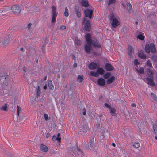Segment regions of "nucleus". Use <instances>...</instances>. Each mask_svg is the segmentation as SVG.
<instances>
[{"mask_svg": "<svg viewBox=\"0 0 157 157\" xmlns=\"http://www.w3.org/2000/svg\"><path fill=\"white\" fill-rule=\"evenodd\" d=\"M85 39L87 42L84 46V50L87 53H90V51L92 49L91 45L94 47H101L100 45L98 42L91 39V35L90 33H88L86 34L85 35Z\"/></svg>", "mask_w": 157, "mask_h": 157, "instance_id": "nucleus-1", "label": "nucleus"}, {"mask_svg": "<svg viewBox=\"0 0 157 157\" xmlns=\"http://www.w3.org/2000/svg\"><path fill=\"white\" fill-rule=\"evenodd\" d=\"M145 52L149 53L151 52L153 53L156 52V49L154 44L152 43H151L150 44H147L145 47Z\"/></svg>", "mask_w": 157, "mask_h": 157, "instance_id": "nucleus-2", "label": "nucleus"}, {"mask_svg": "<svg viewBox=\"0 0 157 157\" xmlns=\"http://www.w3.org/2000/svg\"><path fill=\"white\" fill-rule=\"evenodd\" d=\"M83 24H84V29L87 31H90L91 29V25L90 23L89 20H87L85 23L86 18L84 17L82 19Z\"/></svg>", "mask_w": 157, "mask_h": 157, "instance_id": "nucleus-3", "label": "nucleus"}, {"mask_svg": "<svg viewBox=\"0 0 157 157\" xmlns=\"http://www.w3.org/2000/svg\"><path fill=\"white\" fill-rule=\"evenodd\" d=\"M84 13L85 17H88L89 19H91L93 16V10H92L86 9L84 11Z\"/></svg>", "mask_w": 157, "mask_h": 157, "instance_id": "nucleus-4", "label": "nucleus"}, {"mask_svg": "<svg viewBox=\"0 0 157 157\" xmlns=\"http://www.w3.org/2000/svg\"><path fill=\"white\" fill-rule=\"evenodd\" d=\"M11 9L14 13L17 14L19 13L21 10L20 7L16 5H13L11 7Z\"/></svg>", "mask_w": 157, "mask_h": 157, "instance_id": "nucleus-5", "label": "nucleus"}, {"mask_svg": "<svg viewBox=\"0 0 157 157\" xmlns=\"http://www.w3.org/2000/svg\"><path fill=\"white\" fill-rule=\"evenodd\" d=\"M56 8L54 6H52V23H54L56 21L57 14L56 13Z\"/></svg>", "mask_w": 157, "mask_h": 157, "instance_id": "nucleus-6", "label": "nucleus"}, {"mask_svg": "<svg viewBox=\"0 0 157 157\" xmlns=\"http://www.w3.org/2000/svg\"><path fill=\"white\" fill-rule=\"evenodd\" d=\"M146 82L147 83L152 86H154L155 85V83L153 80L151 78L147 77L146 78Z\"/></svg>", "mask_w": 157, "mask_h": 157, "instance_id": "nucleus-7", "label": "nucleus"}, {"mask_svg": "<svg viewBox=\"0 0 157 157\" xmlns=\"http://www.w3.org/2000/svg\"><path fill=\"white\" fill-rule=\"evenodd\" d=\"M98 66L97 65V64L96 63L94 62H92L90 63L88 65L89 68L90 70H94L96 68H97V67Z\"/></svg>", "mask_w": 157, "mask_h": 157, "instance_id": "nucleus-8", "label": "nucleus"}, {"mask_svg": "<svg viewBox=\"0 0 157 157\" xmlns=\"http://www.w3.org/2000/svg\"><path fill=\"white\" fill-rule=\"evenodd\" d=\"M97 83L100 86H104L105 84V80L102 78H100L98 79Z\"/></svg>", "mask_w": 157, "mask_h": 157, "instance_id": "nucleus-9", "label": "nucleus"}, {"mask_svg": "<svg viewBox=\"0 0 157 157\" xmlns=\"http://www.w3.org/2000/svg\"><path fill=\"white\" fill-rule=\"evenodd\" d=\"M119 24V22L117 19H113V20L112 21V25L113 28H116Z\"/></svg>", "mask_w": 157, "mask_h": 157, "instance_id": "nucleus-10", "label": "nucleus"}, {"mask_svg": "<svg viewBox=\"0 0 157 157\" xmlns=\"http://www.w3.org/2000/svg\"><path fill=\"white\" fill-rule=\"evenodd\" d=\"M8 75H0L1 78L0 80L2 82H4L6 81H8L9 80V78L8 77Z\"/></svg>", "mask_w": 157, "mask_h": 157, "instance_id": "nucleus-11", "label": "nucleus"}, {"mask_svg": "<svg viewBox=\"0 0 157 157\" xmlns=\"http://www.w3.org/2000/svg\"><path fill=\"white\" fill-rule=\"evenodd\" d=\"M114 68V67L109 63H106L105 65V68L107 71H111L113 70Z\"/></svg>", "mask_w": 157, "mask_h": 157, "instance_id": "nucleus-12", "label": "nucleus"}, {"mask_svg": "<svg viewBox=\"0 0 157 157\" xmlns=\"http://www.w3.org/2000/svg\"><path fill=\"white\" fill-rule=\"evenodd\" d=\"M80 10V9L78 6H76L75 8V11L76 14L78 18L81 17Z\"/></svg>", "mask_w": 157, "mask_h": 157, "instance_id": "nucleus-13", "label": "nucleus"}, {"mask_svg": "<svg viewBox=\"0 0 157 157\" xmlns=\"http://www.w3.org/2000/svg\"><path fill=\"white\" fill-rule=\"evenodd\" d=\"M94 140L93 137H91L90 139V147L93 149H94L95 147V143H94Z\"/></svg>", "mask_w": 157, "mask_h": 157, "instance_id": "nucleus-14", "label": "nucleus"}, {"mask_svg": "<svg viewBox=\"0 0 157 157\" xmlns=\"http://www.w3.org/2000/svg\"><path fill=\"white\" fill-rule=\"evenodd\" d=\"M115 79V78L114 76H112L110 78H108L106 81V83L108 84L112 83Z\"/></svg>", "mask_w": 157, "mask_h": 157, "instance_id": "nucleus-15", "label": "nucleus"}, {"mask_svg": "<svg viewBox=\"0 0 157 157\" xmlns=\"http://www.w3.org/2000/svg\"><path fill=\"white\" fill-rule=\"evenodd\" d=\"M41 150L43 152H46L48 151V148L45 145L43 144H41L40 146Z\"/></svg>", "mask_w": 157, "mask_h": 157, "instance_id": "nucleus-16", "label": "nucleus"}, {"mask_svg": "<svg viewBox=\"0 0 157 157\" xmlns=\"http://www.w3.org/2000/svg\"><path fill=\"white\" fill-rule=\"evenodd\" d=\"M81 4L82 6L85 7H87L89 6L87 0H82L81 1Z\"/></svg>", "mask_w": 157, "mask_h": 157, "instance_id": "nucleus-17", "label": "nucleus"}, {"mask_svg": "<svg viewBox=\"0 0 157 157\" xmlns=\"http://www.w3.org/2000/svg\"><path fill=\"white\" fill-rule=\"evenodd\" d=\"M10 38L9 36H6L4 40L2 42V44L3 45L5 46L8 43L10 40Z\"/></svg>", "mask_w": 157, "mask_h": 157, "instance_id": "nucleus-18", "label": "nucleus"}, {"mask_svg": "<svg viewBox=\"0 0 157 157\" xmlns=\"http://www.w3.org/2000/svg\"><path fill=\"white\" fill-rule=\"evenodd\" d=\"M127 10L128 13L129 14H131L132 13V5L130 3H128L127 4Z\"/></svg>", "mask_w": 157, "mask_h": 157, "instance_id": "nucleus-19", "label": "nucleus"}, {"mask_svg": "<svg viewBox=\"0 0 157 157\" xmlns=\"http://www.w3.org/2000/svg\"><path fill=\"white\" fill-rule=\"evenodd\" d=\"M83 131L84 133H86L89 130V126L87 124H84L83 125Z\"/></svg>", "mask_w": 157, "mask_h": 157, "instance_id": "nucleus-20", "label": "nucleus"}, {"mask_svg": "<svg viewBox=\"0 0 157 157\" xmlns=\"http://www.w3.org/2000/svg\"><path fill=\"white\" fill-rule=\"evenodd\" d=\"M97 68V72L98 73V74L102 75L103 74L104 70L102 68L100 67L99 66H98Z\"/></svg>", "mask_w": 157, "mask_h": 157, "instance_id": "nucleus-21", "label": "nucleus"}, {"mask_svg": "<svg viewBox=\"0 0 157 157\" xmlns=\"http://www.w3.org/2000/svg\"><path fill=\"white\" fill-rule=\"evenodd\" d=\"M138 56L139 57L144 59H145L146 58L145 55L141 51L138 52Z\"/></svg>", "mask_w": 157, "mask_h": 157, "instance_id": "nucleus-22", "label": "nucleus"}, {"mask_svg": "<svg viewBox=\"0 0 157 157\" xmlns=\"http://www.w3.org/2000/svg\"><path fill=\"white\" fill-rule=\"evenodd\" d=\"M133 50V48L130 46H128V55L131 57L132 56V53Z\"/></svg>", "mask_w": 157, "mask_h": 157, "instance_id": "nucleus-23", "label": "nucleus"}, {"mask_svg": "<svg viewBox=\"0 0 157 157\" xmlns=\"http://www.w3.org/2000/svg\"><path fill=\"white\" fill-rule=\"evenodd\" d=\"M147 74L148 75V76L151 77L153 76V74L152 71L149 68H147L146 71Z\"/></svg>", "mask_w": 157, "mask_h": 157, "instance_id": "nucleus-24", "label": "nucleus"}, {"mask_svg": "<svg viewBox=\"0 0 157 157\" xmlns=\"http://www.w3.org/2000/svg\"><path fill=\"white\" fill-rule=\"evenodd\" d=\"M151 59L154 63H157V54L156 55H153L151 57Z\"/></svg>", "mask_w": 157, "mask_h": 157, "instance_id": "nucleus-25", "label": "nucleus"}, {"mask_svg": "<svg viewBox=\"0 0 157 157\" xmlns=\"http://www.w3.org/2000/svg\"><path fill=\"white\" fill-rule=\"evenodd\" d=\"M103 136L106 139L109 138V133L107 131H104L103 133Z\"/></svg>", "mask_w": 157, "mask_h": 157, "instance_id": "nucleus-26", "label": "nucleus"}, {"mask_svg": "<svg viewBox=\"0 0 157 157\" xmlns=\"http://www.w3.org/2000/svg\"><path fill=\"white\" fill-rule=\"evenodd\" d=\"M75 44L78 46H80L81 45V41L79 39L78 37H76L75 39Z\"/></svg>", "mask_w": 157, "mask_h": 157, "instance_id": "nucleus-27", "label": "nucleus"}, {"mask_svg": "<svg viewBox=\"0 0 157 157\" xmlns=\"http://www.w3.org/2000/svg\"><path fill=\"white\" fill-rule=\"evenodd\" d=\"M90 75L92 76L98 77L99 75L98 73L94 71H90Z\"/></svg>", "mask_w": 157, "mask_h": 157, "instance_id": "nucleus-28", "label": "nucleus"}, {"mask_svg": "<svg viewBox=\"0 0 157 157\" xmlns=\"http://www.w3.org/2000/svg\"><path fill=\"white\" fill-rule=\"evenodd\" d=\"M7 104H5L1 106L0 107V109L2 110H4L5 111H7Z\"/></svg>", "mask_w": 157, "mask_h": 157, "instance_id": "nucleus-29", "label": "nucleus"}, {"mask_svg": "<svg viewBox=\"0 0 157 157\" xmlns=\"http://www.w3.org/2000/svg\"><path fill=\"white\" fill-rule=\"evenodd\" d=\"M109 109L111 114L113 116L116 111V109L114 108L111 107Z\"/></svg>", "mask_w": 157, "mask_h": 157, "instance_id": "nucleus-30", "label": "nucleus"}, {"mask_svg": "<svg viewBox=\"0 0 157 157\" xmlns=\"http://www.w3.org/2000/svg\"><path fill=\"white\" fill-rule=\"evenodd\" d=\"M36 96L38 97L40 94V89L39 86L37 87L36 90Z\"/></svg>", "mask_w": 157, "mask_h": 157, "instance_id": "nucleus-31", "label": "nucleus"}, {"mask_svg": "<svg viewBox=\"0 0 157 157\" xmlns=\"http://www.w3.org/2000/svg\"><path fill=\"white\" fill-rule=\"evenodd\" d=\"M111 75V74L110 72H107L103 75V77L105 79H107L109 78Z\"/></svg>", "mask_w": 157, "mask_h": 157, "instance_id": "nucleus-32", "label": "nucleus"}, {"mask_svg": "<svg viewBox=\"0 0 157 157\" xmlns=\"http://www.w3.org/2000/svg\"><path fill=\"white\" fill-rule=\"evenodd\" d=\"M48 86L49 87V88L51 90H52L53 89V86L52 84V81L50 80L49 81L48 83Z\"/></svg>", "mask_w": 157, "mask_h": 157, "instance_id": "nucleus-33", "label": "nucleus"}, {"mask_svg": "<svg viewBox=\"0 0 157 157\" xmlns=\"http://www.w3.org/2000/svg\"><path fill=\"white\" fill-rule=\"evenodd\" d=\"M99 118H97V119L100 120L101 121V118H103V121H106V119L105 116H103L102 114H100L99 115Z\"/></svg>", "mask_w": 157, "mask_h": 157, "instance_id": "nucleus-34", "label": "nucleus"}, {"mask_svg": "<svg viewBox=\"0 0 157 157\" xmlns=\"http://www.w3.org/2000/svg\"><path fill=\"white\" fill-rule=\"evenodd\" d=\"M151 94L153 99L157 102V97L156 94L153 93H151Z\"/></svg>", "mask_w": 157, "mask_h": 157, "instance_id": "nucleus-35", "label": "nucleus"}, {"mask_svg": "<svg viewBox=\"0 0 157 157\" xmlns=\"http://www.w3.org/2000/svg\"><path fill=\"white\" fill-rule=\"evenodd\" d=\"M65 12L64 13V14L65 17H67L69 15L67 7L65 8Z\"/></svg>", "mask_w": 157, "mask_h": 157, "instance_id": "nucleus-36", "label": "nucleus"}, {"mask_svg": "<svg viewBox=\"0 0 157 157\" xmlns=\"http://www.w3.org/2000/svg\"><path fill=\"white\" fill-rule=\"evenodd\" d=\"M133 147L136 148H137L140 147V144L139 143H135L133 145Z\"/></svg>", "mask_w": 157, "mask_h": 157, "instance_id": "nucleus-37", "label": "nucleus"}, {"mask_svg": "<svg viewBox=\"0 0 157 157\" xmlns=\"http://www.w3.org/2000/svg\"><path fill=\"white\" fill-rule=\"evenodd\" d=\"M78 79L80 82H81L83 80V75H79L78 77Z\"/></svg>", "mask_w": 157, "mask_h": 157, "instance_id": "nucleus-38", "label": "nucleus"}, {"mask_svg": "<svg viewBox=\"0 0 157 157\" xmlns=\"http://www.w3.org/2000/svg\"><path fill=\"white\" fill-rule=\"evenodd\" d=\"M60 134L59 133H58L57 135L56 138V140L58 141L59 143H60L61 142V138L60 137Z\"/></svg>", "mask_w": 157, "mask_h": 157, "instance_id": "nucleus-39", "label": "nucleus"}, {"mask_svg": "<svg viewBox=\"0 0 157 157\" xmlns=\"http://www.w3.org/2000/svg\"><path fill=\"white\" fill-rule=\"evenodd\" d=\"M137 38L142 40H143L144 39V36L142 34H140L138 35Z\"/></svg>", "mask_w": 157, "mask_h": 157, "instance_id": "nucleus-40", "label": "nucleus"}, {"mask_svg": "<svg viewBox=\"0 0 157 157\" xmlns=\"http://www.w3.org/2000/svg\"><path fill=\"white\" fill-rule=\"evenodd\" d=\"M21 111V108L18 106H17V114L18 116H19L20 112Z\"/></svg>", "mask_w": 157, "mask_h": 157, "instance_id": "nucleus-41", "label": "nucleus"}, {"mask_svg": "<svg viewBox=\"0 0 157 157\" xmlns=\"http://www.w3.org/2000/svg\"><path fill=\"white\" fill-rule=\"evenodd\" d=\"M153 127L155 133L157 135V125L155 124L154 125Z\"/></svg>", "mask_w": 157, "mask_h": 157, "instance_id": "nucleus-42", "label": "nucleus"}, {"mask_svg": "<svg viewBox=\"0 0 157 157\" xmlns=\"http://www.w3.org/2000/svg\"><path fill=\"white\" fill-rule=\"evenodd\" d=\"M137 71L141 74H143L144 73V69L142 67L140 68L139 70H137Z\"/></svg>", "mask_w": 157, "mask_h": 157, "instance_id": "nucleus-43", "label": "nucleus"}, {"mask_svg": "<svg viewBox=\"0 0 157 157\" xmlns=\"http://www.w3.org/2000/svg\"><path fill=\"white\" fill-rule=\"evenodd\" d=\"M114 16L113 13H112L109 16V18H110V20L112 21L113 20V19H115V18H114Z\"/></svg>", "mask_w": 157, "mask_h": 157, "instance_id": "nucleus-44", "label": "nucleus"}, {"mask_svg": "<svg viewBox=\"0 0 157 157\" xmlns=\"http://www.w3.org/2000/svg\"><path fill=\"white\" fill-rule=\"evenodd\" d=\"M116 2V0H109L108 2V5L110 4L114 3Z\"/></svg>", "mask_w": 157, "mask_h": 157, "instance_id": "nucleus-45", "label": "nucleus"}, {"mask_svg": "<svg viewBox=\"0 0 157 157\" xmlns=\"http://www.w3.org/2000/svg\"><path fill=\"white\" fill-rule=\"evenodd\" d=\"M147 65L149 66L150 67H152V64L150 62V61L148 60L146 62Z\"/></svg>", "mask_w": 157, "mask_h": 157, "instance_id": "nucleus-46", "label": "nucleus"}, {"mask_svg": "<svg viewBox=\"0 0 157 157\" xmlns=\"http://www.w3.org/2000/svg\"><path fill=\"white\" fill-rule=\"evenodd\" d=\"M75 148L74 147H72V152H73L74 153H75V154H77V155H81V153H80V152H79V153H78V152H76L75 150H76V149L75 150Z\"/></svg>", "mask_w": 157, "mask_h": 157, "instance_id": "nucleus-47", "label": "nucleus"}, {"mask_svg": "<svg viewBox=\"0 0 157 157\" xmlns=\"http://www.w3.org/2000/svg\"><path fill=\"white\" fill-rule=\"evenodd\" d=\"M101 121L100 120H98V119H97V122H96V125L97 127H98L100 126Z\"/></svg>", "mask_w": 157, "mask_h": 157, "instance_id": "nucleus-48", "label": "nucleus"}, {"mask_svg": "<svg viewBox=\"0 0 157 157\" xmlns=\"http://www.w3.org/2000/svg\"><path fill=\"white\" fill-rule=\"evenodd\" d=\"M139 63L138 62V60L137 59H135L134 61V64L136 66L138 64H139Z\"/></svg>", "mask_w": 157, "mask_h": 157, "instance_id": "nucleus-49", "label": "nucleus"}, {"mask_svg": "<svg viewBox=\"0 0 157 157\" xmlns=\"http://www.w3.org/2000/svg\"><path fill=\"white\" fill-rule=\"evenodd\" d=\"M82 114L83 115H85L86 114V110L85 108H84L82 110Z\"/></svg>", "mask_w": 157, "mask_h": 157, "instance_id": "nucleus-50", "label": "nucleus"}, {"mask_svg": "<svg viewBox=\"0 0 157 157\" xmlns=\"http://www.w3.org/2000/svg\"><path fill=\"white\" fill-rule=\"evenodd\" d=\"M32 25V24L31 23H29L27 25L26 28H27L28 30L30 29Z\"/></svg>", "mask_w": 157, "mask_h": 157, "instance_id": "nucleus-51", "label": "nucleus"}, {"mask_svg": "<svg viewBox=\"0 0 157 157\" xmlns=\"http://www.w3.org/2000/svg\"><path fill=\"white\" fill-rule=\"evenodd\" d=\"M77 150L79 152H80V153H81V155H83V152L79 148H78V147L77 146Z\"/></svg>", "mask_w": 157, "mask_h": 157, "instance_id": "nucleus-52", "label": "nucleus"}, {"mask_svg": "<svg viewBox=\"0 0 157 157\" xmlns=\"http://www.w3.org/2000/svg\"><path fill=\"white\" fill-rule=\"evenodd\" d=\"M104 105L106 107L108 108L109 109L111 107L110 105L109 104H108V103H105Z\"/></svg>", "mask_w": 157, "mask_h": 157, "instance_id": "nucleus-53", "label": "nucleus"}, {"mask_svg": "<svg viewBox=\"0 0 157 157\" xmlns=\"http://www.w3.org/2000/svg\"><path fill=\"white\" fill-rule=\"evenodd\" d=\"M52 141H55L56 140V136L55 135H53L52 138Z\"/></svg>", "mask_w": 157, "mask_h": 157, "instance_id": "nucleus-54", "label": "nucleus"}, {"mask_svg": "<svg viewBox=\"0 0 157 157\" xmlns=\"http://www.w3.org/2000/svg\"><path fill=\"white\" fill-rule=\"evenodd\" d=\"M66 28V27L64 25H62L60 28L61 30H63Z\"/></svg>", "mask_w": 157, "mask_h": 157, "instance_id": "nucleus-55", "label": "nucleus"}, {"mask_svg": "<svg viewBox=\"0 0 157 157\" xmlns=\"http://www.w3.org/2000/svg\"><path fill=\"white\" fill-rule=\"evenodd\" d=\"M44 118L46 120H47L48 119V116L47 114H44Z\"/></svg>", "mask_w": 157, "mask_h": 157, "instance_id": "nucleus-56", "label": "nucleus"}, {"mask_svg": "<svg viewBox=\"0 0 157 157\" xmlns=\"http://www.w3.org/2000/svg\"><path fill=\"white\" fill-rule=\"evenodd\" d=\"M50 136V134L49 133H48L47 134L46 137L47 138H48Z\"/></svg>", "mask_w": 157, "mask_h": 157, "instance_id": "nucleus-57", "label": "nucleus"}, {"mask_svg": "<svg viewBox=\"0 0 157 157\" xmlns=\"http://www.w3.org/2000/svg\"><path fill=\"white\" fill-rule=\"evenodd\" d=\"M77 65L76 63H74L73 64V67H77Z\"/></svg>", "mask_w": 157, "mask_h": 157, "instance_id": "nucleus-58", "label": "nucleus"}, {"mask_svg": "<svg viewBox=\"0 0 157 157\" xmlns=\"http://www.w3.org/2000/svg\"><path fill=\"white\" fill-rule=\"evenodd\" d=\"M21 120H23L24 121H25L24 119H25V117L24 116H22L21 117Z\"/></svg>", "mask_w": 157, "mask_h": 157, "instance_id": "nucleus-59", "label": "nucleus"}, {"mask_svg": "<svg viewBox=\"0 0 157 157\" xmlns=\"http://www.w3.org/2000/svg\"><path fill=\"white\" fill-rule=\"evenodd\" d=\"M131 106L132 107H136V105L135 103H132L131 104Z\"/></svg>", "mask_w": 157, "mask_h": 157, "instance_id": "nucleus-60", "label": "nucleus"}, {"mask_svg": "<svg viewBox=\"0 0 157 157\" xmlns=\"http://www.w3.org/2000/svg\"><path fill=\"white\" fill-rule=\"evenodd\" d=\"M139 129L140 132L143 131V128L141 127H139Z\"/></svg>", "mask_w": 157, "mask_h": 157, "instance_id": "nucleus-61", "label": "nucleus"}, {"mask_svg": "<svg viewBox=\"0 0 157 157\" xmlns=\"http://www.w3.org/2000/svg\"><path fill=\"white\" fill-rule=\"evenodd\" d=\"M92 53H93V54L94 55H97V53H96V52H91Z\"/></svg>", "mask_w": 157, "mask_h": 157, "instance_id": "nucleus-62", "label": "nucleus"}, {"mask_svg": "<svg viewBox=\"0 0 157 157\" xmlns=\"http://www.w3.org/2000/svg\"><path fill=\"white\" fill-rule=\"evenodd\" d=\"M43 88H44V89L45 90L46 89V88H47V86H46V85H45L44 86Z\"/></svg>", "mask_w": 157, "mask_h": 157, "instance_id": "nucleus-63", "label": "nucleus"}, {"mask_svg": "<svg viewBox=\"0 0 157 157\" xmlns=\"http://www.w3.org/2000/svg\"><path fill=\"white\" fill-rule=\"evenodd\" d=\"M57 77L58 78H59L60 77V74H58L57 75Z\"/></svg>", "mask_w": 157, "mask_h": 157, "instance_id": "nucleus-64", "label": "nucleus"}]
</instances>
